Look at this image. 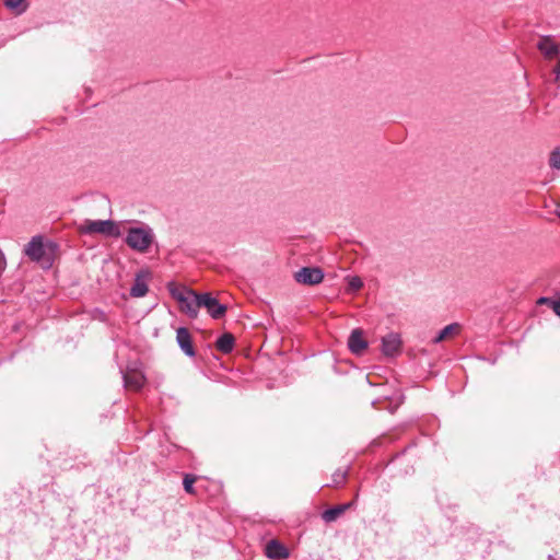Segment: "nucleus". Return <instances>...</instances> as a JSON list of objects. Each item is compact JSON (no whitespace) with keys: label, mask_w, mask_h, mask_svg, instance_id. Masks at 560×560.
Returning a JSON list of instances; mask_svg holds the SVG:
<instances>
[{"label":"nucleus","mask_w":560,"mask_h":560,"mask_svg":"<svg viewBox=\"0 0 560 560\" xmlns=\"http://www.w3.org/2000/svg\"><path fill=\"white\" fill-rule=\"evenodd\" d=\"M23 253L43 269H50L58 257L59 245L54 241L45 240L42 235H35L24 246Z\"/></svg>","instance_id":"obj_1"},{"label":"nucleus","mask_w":560,"mask_h":560,"mask_svg":"<svg viewBox=\"0 0 560 560\" xmlns=\"http://www.w3.org/2000/svg\"><path fill=\"white\" fill-rule=\"evenodd\" d=\"M154 240L153 231L148 225L130 228L125 237L126 244L133 250L147 253Z\"/></svg>","instance_id":"obj_2"},{"label":"nucleus","mask_w":560,"mask_h":560,"mask_svg":"<svg viewBox=\"0 0 560 560\" xmlns=\"http://www.w3.org/2000/svg\"><path fill=\"white\" fill-rule=\"evenodd\" d=\"M79 231L82 234H105L118 236L119 231L117 225L112 220H85L80 226Z\"/></svg>","instance_id":"obj_3"},{"label":"nucleus","mask_w":560,"mask_h":560,"mask_svg":"<svg viewBox=\"0 0 560 560\" xmlns=\"http://www.w3.org/2000/svg\"><path fill=\"white\" fill-rule=\"evenodd\" d=\"M200 307L206 308L213 319L222 318L228 311L226 305L221 304L217 298L211 295V293L200 294Z\"/></svg>","instance_id":"obj_4"},{"label":"nucleus","mask_w":560,"mask_h":560,"mask_svg":"<svg viewBox=\"0 0 560 560\" xmlns=\"http://www.w3.org/2000/svg\"><path fill=\"white\" fill-rule=\"evenodd\" d=\"M324 272L319 267H303L294 273V280L305 285H315L323 281Z\"/></svg>","instance_id":"obj_5"},{"label":"nucleus","mask_w":560,"mask_h":560,"mask_svg":"<svg viewBox=\"0 0 560 560\" xmlns=\"http://www.w3.org/2000/svg\"><path fill=\"white\" fill-rule=\"evenodd\" d=\"M368 345L362 329L357 328L351 331L348 338V348L353 354L361 355L368 348Z\"/></svg>","instance_id":"obj_6"},{"label":"nucleus","mask_w":560,"mask_h":560,"mask_svg":"<svg viewBox=\"0 0 560 560\" xmlns=\"http://www.w3.org/2000/svg\"><path fill=\"white\" fill-rule=\"evenodd\" d=\"M401 339L396 332H390L382 338V352L386 357H394L400 352Z\"/></svg>","instance_id":"obj_7"},{"label":"nucleus","mask_w":560,"mask_h":560,"mask_svg":"<svg viewBox=\"0 0 560 560\" xmlns=\"http://www.w3.org/2000/svg\"><path fill=\"white\" fill-rule=\"evenodd\" d=\"M176 341L182 349V351L190 357L194 358L196 355V351L192 345V339L189 330L185 327H179L176 330Z\"/></svg>","instance_id":"obj_8"},{"label":"nucleus","mask_w":560,"mask_h":560,"mask_svg":"<svg viewBox=\"0 0 560 560\" xmlns=\"http://www.w3.org/2000/svg\"><path fill=\"white\" fill-rule=\"evenodd\" d=\"M265 555L271 560H283L289 557L288 548L277 539H271L266 544Z\"/></svg>","instance_id":"obj_9"},{"label":"nucleus","mask_w":560,"mask_h":560,"mask_svg":"<svg viewBox=\"0 0 560 560\" xmlns=\"http://www.w3.org/2000/svg\"><path fill=\"white\" fill-rule=\"evenodd\" d=\"M537 48L548 60H551L560 55V44L555 43L549 36H544L537 43Z\"/></svg>","instance_id":"obj_10"},{"label":"nucleus","mask_w":560,"mask_h":560,"mask_svg":"<svg viewBox=\"0 0 560 560\" xmlns=\"http://www.w3.org/2000/svg\"><path fill=\"white\" fill-rule=\"evenodd\" d=\"M185 300V302L179 303L180 311L190 318H197L198 310L200 308V294L192 291Z\"/></svg>","instance_id":"obj_11"},{"label":"nucleus","mask_w":560,"mask_h":560,"mask_svg":"<svg viewBox=\"0 0 560 560\" xmlns=\"http://www.w3.org/2000/svg\"><path fill=\"white\" fill-rule=\"evenodd\" d=\"M352 505L353 502H348L329 508L322 513V518L325 523H332L337 521L341 515H343L349 509H351Z\"/></svg>","instance_id":"obj_12"},{"label":"nucleus","mask_w":560,"mask_h":560,"mask_svg":"<svg viewBox=\"0 0 560 560\" xmlns=\"http://www.w3.org/2000/svg\"><path fill=\"white\" fill-rule=\"evenodd\" d=\"M122 378L125 387L133 390H140L145 382V377L143 376V374L137 371L124 374Z\"/></svg>","instance_id":"obj_13"},{"label":"nucleus","mask_w":560,"mask_h":560,"mask_svg":"<svg viewBox=\"0 0 560 560\" xmlns=\"http://www.w3.org/2000/svg\"><path fill=\"white\" fill-rule=\"evenodd\" d=\"M234 345H235V338L232 334L230 332H225L223 334L222 336H220L218 338V340L215 341V348L224 353V354H229L233 351L234 349Z\"/></svg>","instance_id":"obj_14"},{"label":"nucleus","mask_w":560,"mask_h":560,"mask_svg":"<svg viewBox=\"0 0 560 560\" xmlns=\"http://www.w3.org/2000/svg\"><path fill=\"white\" fill-rule=\"evenodd\" d=\"M149 291L148 284L138 275L135 279L132 287L130 288V295L133 298H142Z\"/></svg>","instance_id":"obj_15"},{"label":"nucleus","mask_w":560,"mask_h":560,"mask_svg":"<svg viewBox=\"0 0 560 560\" xmlns=\"http://www.w3.org/2000/svg\"><path fill=\"white\" fill-rule=\"evenodd\" d=\"M460 326L457 323L450 324L445 326L442 330L439 331V334L434 337L433 342L439 343L446 338H448L451 335H454L459 331Z\"/></svg>","instance_id":"obj_16"},{"label":"nucleus","mask_w":560,"mask_h":560,"mask_svg":"<svg viewBox=\"0 0 560 560\" xmlns=\"http://www.w3.org/2000/svg\"><path fill=\"white\" fill-rule=\"evenodd\" d=\"M171 295L178 302H185L186 296L192 292V290L185 287H177L175 283L168 284Z\"/></svg>","instance_id":"obj_17"},{"label":"nucleus","mask_w":560,"mask_h":560,"mask_svg":"<svg viewBox=\"0 0 560 560\" xmlns=\"http://www.w3.org/2000/svg\"><path fill=\"white\" fill-rule=\"evenodd\" d=\"M3 4L15 14H22L27 10L26 0H3Z\"/></svg>","instance_id":"obj_18"},{"label":"nucleus","mask_w":560,"mask_h":560,"mask_svg":"<svg viewBox=\"0 0 560 560\" xmlns=\"http://www.w3.org/2000/svg\"><path fill=\"white\" fill-rule=\"evenodd\" d=\"M549 166L560 170V145L556 147L549 154Z\"/></svg>","instance_id":"obj_19"},{"label":"nucleus","mask_w":560,"mask_h":560,"mask_svg":"<svg viewBox=\"0 0 560 560\" xmlns=\"http://www.w3.org/2000/svg\"><path fill=\"white\" fill-rule=\"evenodd\" d=\"M196 481V477L192 476V475H185L184 477V480H183V486H184V489L187 493L189 494H195L196 493V490L194 488V483Z\"/></svg>","instance_id":"obj_20"},{"label":"nucleus","mask_w":560,"mask_h":560,"mask_svg":"<svg viewBox=\"0 0 560 560\" xmlns=\"http://www.w3.org/2000/svg\"><path fill=\"white\" fill-rule=\"evenodd\" d=\"M347 479V471L338 469L332 474V483L334 486H340L345 483Z\"/></svg>","instance_id":"obj_21"},{"label":"nucleus","mask_w":560,"mask_h":560,"mask_svg":"<svg viewBox=\"0 0 560 560\" xmlns=\"http://www.w3.org/2000/svg\"><path fill=\"white\" fill-rule=\"evenodd\" d=\"M363 287V281L360 277L354 276L349 279V289L351 291H359Z\"/></svg>","instance_id":"obj_22"},{"label":"nucleus","mask_w":560,"mask_h":560,"mask_svg":"<svg viewBox=\"0 0 560 560\" xmlns=\"http://www.w3.org/2000/svg\"><path fill=\"white\" fill-rule=\"evenodd\" d=\"M558 61L557 65L552 69V73L555 74V83L560 86V55L557 57Z\"/></svg>","instance_id":"obj_23"},{"label":"nucleus","mask_w":560,"mask_h":560,"mask_svg":"<svg viewBox=\"0 0 560 560\" xmlns=\"http://www.w3.org/2000/svg\"><path fill=\"white\" fill-rule=\"evenodd\" d=\"M551 307L553 310V312L560 316V298L558 300H555L551 302Z\"/></svg>","instance_id":"obj_24"},{"label":"nucleus","mask_w":560,"mask_h":560,"mask_svg":"<svg viewBox=\"0 0 560 560\" xmlns=\"http://www.w3.org/2000/svg\"><path fill=\"white\" fill-rule=\"evenodd\" d=\"M552 301H553V300H550V299H548V298H540L538 302H539L540 304H542V303H550V304H551V302H552Z\"/></svg>","instance_id":"obj_25"}]
</instances>
